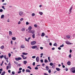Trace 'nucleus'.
Here are the masks:
<instances>
[{"label":"nucleus","instance_id":"72a5a7b5","mask_svg":"<svg viewBox=\"0 0 75 75\" xmlns=\"http://www.w3.org/2000/svg\"><path fill=\"white\" fill-rule=\"evenodd\" d=\"M54 46H56V47H57V43H55L54 45H53Z\"/></svg>","mask_w":75,"mask_h":75},{"label":"nucleus","instance_id":"37998d69","mask_svg":"<svg viewBox=\"0 0 75 75\" xmlns=\"http://www.w3.org/2000/svg\"><path fill=\"white\" fill-rule=\"evenodd\" d=\"M3 10L2 9H0V12L1 13H2V12H3Z\"/></svg>","mask_w":75,"mask_h":75},{"label":"nucleus","instance_id":"bb28decb","mask_svg":"<svg viewBox=\"0 0 75 75\" xmlns=\"http://www.w3.org/2000/svg\"><path fill=\"white\" fill-rule=\"evenodd\" d=\"M2 8H3V9H4V10H6V8H4V6H2Z\"/></svg>","mask_w":75,"mask_h":75},{"label":"nucleus","instance_id":"de8ad7c7","mask_svg":"<svg viewBox=\"0 0 75 75\" xmlns=\"http://www.w3.org/2000/svg\"><path fill=\"white\" fill-rule=\"evenodd\" d=\"M26 25H28L29 24V23L28 22H27L26 23Z\"/></svg>","mask_w":75,"mask_h":75},{"label":"nucleus","instance_id":"79ce46f5","mask_svg":"<svg viewBox=\"0 0 75 75\" xmlns=\"http://www.w3.org/2000/svg\"><path fill=\"white\" fill-rule=\"evenodd\" d=\"M36 56H33L32 57V58L34 59V58H35Z\"/></svg>","mask_w":75,"mask_h":75},{"label":"nucleus","instance_id":"bf43d9fd","mask_svg":"<svg viewBox=\"0 0 75 75\" xmlns=\"http://www.w3.org/2000/svg\"><path fill=\"white\" fill-rule=\"evenodd\" d=\"M40 61V62H42H42H43V59H41Z\"/></svg>","mask_w":75,"mask_h":75},{"label":"nucleus","instance_id":"a878e982","mask_svg":"<svg viewBox=\"0 0 75 75\" xmlns=\"http://www.w3.org/2000/svg\"><path fill=\"white\" fill-rule=\"evenodd\" d=\"M50 66H52L53 65V63L52 62H51L50 63Z\"/></svg>","mask_w":75,"mask_h":75},{"label":"nucleus","instance_id":"6e6d98bb","mask_svg":"<svg viewBox=\"0 0 75 75\" xmlns=\"http://www.w3.org/2000/svg\"><path fill=\"white\" fill-rule=\"evenodd\" d=\"M52 68H53V69H54V68H55V66H54V65H53V66H52Z\"/></svg>","mask_w":75,"mask_h":75},{"label":"nucleus","instance_id":"338daca9","mask_svg":"<svg viewBox=\"0 0 75 75\" xmlns=\"http://www.w3.org/2000/svg\"><path fill=\"white\" fill-rule=\"evenodd\" d=\"M69 52L70 53H71V52H72V50L71 49L70 50Z\"/></svg>","mask_w":75,"mask_h":75},{"label":"nucleus","instance_id":"2f4dec72","mask_svg":"<svg viewBox=\"0 0 75 75\" xmlns=\"http://www.w3.org/2000/svg\"><path fill=\"white\" fill-rule=\"evenodd\" d=\"M27 68H29V69H31V68L30 66H28Z\"/></svg>","mask_w":75,"mask_h":75},{"label":"nucleus","instance_id":"9b49d317","mask_svg":"<svg viewBox=\"0 0 75 75\" xmlns=\"http://www.w3.org/2000/svg\"><path fill=\"white\" fill-rule=\"evenodd\" d=\"M21 48H25V46L23 45H22L21 46Z\"/></svg>","mask_w":75,"mask_h":75},{"label":"nucleus","instance_id":"20e7f679","mask_svg":"<svg viewBox=\"0 0 75 75\" xmlns=\"http://www.w3.org/2000/svg\"><path fill=\"white\" fill-rule=\"evenodd\" d=\"M72 6H71V8H70L69 10V14H70L71 13V10H72Z\"/></svg>","mask_w":75,"mask_h":75},{"label":"nucleus","instance_id":"4d7b16f0","mask_svg":"<svg viewBox=\"0 0 75 75\" xmlns=\"http://www.w3.org/2000/svg\"><path fill=\"white\" fill-rule=\"evenodd\" d=\"M14 62L15 64H18V62H16V61H14Z\"/></svg>","mask_w":75,"mask_h":75},{"label":"nucleus","instance_id":"603ef678","mask_svg":"<svg viewBox=\"0 0 75 75\" xmlns=\"http://www.w3.org/2000/svg\"><path fill=\"white\" fill-rule=\"evenodd\" d=\"M72 72L73 73H75V70H72Z\"/></svg>","mask_w":75,"mask_h":75},{"label":"nucleus","instance_id":"39448f33","mask_svg":"<svg viewBox=\"0 0 75 75\" xmlns=\"http://www.w3.org/2000/svg\"><path fill=\"white\" fill-rule=\"evenodd\" d=\"M4 58L5 59H6V61L7 62H8V57H6V55H5L4 56Z\"/></svg>","mask_w":75,"mask_h":75},{"label":"nucleus","instance_id":"0e129e2a","mask_svg":"<svg viewBox=\"0 0 75 75\" xmlns=\"http://www.w3.org/2000/svg\"><path fill=\"white\" fill-rule=\"evenodd\" d=\"M30 39H31V38L29 37L28 38V41H29V40H30Z\"/></svg>","mask_w":75,"mask_h":75},{"label":"nucleus","instance_id":"3c124183","mask_svg":"<svg viewBox=\"0 0 75 75\" xmlns=\"http://www.w3.org/2000/svg\"><path fill=\"white\" fill-rule=\"evenodd\" d=\"M19 71H21V70H22V68L20 67L19 68Z\"/></svg>","mask_w":75,"mask_h":75},{"label":"nucleus","instance_id":"e433bc0d","mask_svg":"<svg viewBox=\"0 0 75 75\" xmlns=\"http://www.w3.org/2000/svg\"><path fill=\"white\" fill-rule=\"evenodd\" d=\"M48 72L49 73H51V69H50L49 70Z\"/></svg>","mask_w":75,"mask_h":75},{"label":"nucleus","instance_id":"4468645a","mask_svg":"<svg viewBox=\"0 0 75 75\" xmlns=\"http://www.w3.org/2000/svg\"><path fill=\"white\" fill-rule=\"evenodd\" d=\"M46 71H48V70H49V68L48 66H47L46 67Z\"/></svg>","mask_w":75,"mask_h":75},{"label":"nucleus","instance_id":"f257e3e1","mask_svg":"<svg viewBox=\"0 0 75 75\" xmlns=\"http://www.w3.org/2000/svg\"><path fill=\"white\" fill-rule=\"evenodd\" d=\"M26 31H28V33H32L33 35H32V38H35V31L34 30H31V28H28V30H26Z\"/></svg>","mask_w":75,"mask_h":75},{"label":"nucleus","instance_id":"c756f323","mask_svg":"<svg viewBox=\"0 0 75 75\" xmlns=\"http://www.w3.org/2000/svg\"><path fill=\"white\" fill-rule=\"evenodd\" d=\"M3 57H4V55H2V56H0V58H3Z\"/></svg>","mask_w":75,"mask_h":75},{"label":"nucleus","instance_id":"6e6552de","mask_svg":"<svg viewBox=\"0 0 75 75\" xmlns=\"http://www.w3.org/2000/svg\"><path fill=\"white\" fill-rule=\"evenodd\" d=\"M66 43L67 45H71V44H72V43H71L69 42L68 41H66Z\"/></svg>","mask_w":75,"mask_h":75},{"label":"nucleus","instance_id":"5701e85b","mask_svg":"<svg viewBox=\"0 0 75 75\" xmlns=\"http://www.w3.org/2000/svg\"><path fill=\"white\" fill-rule=\"evenodd\" d=\"M4 17V15H2L1 16V18H3Z\"/></svg>","mask_w":75,"mask_h":75},{"label":"nucleus","instance_id":"0eeeda50","mask_svg":"<svg viewBox=\"0 0 75 75\" xmlns=\"http://www.w3.org/2000/svg\"><path fill=\"white\" fill-rule=\"evenodd\" d=\"M36 60L38 62H39V61H40V59H39V57L38 56L36 58Z\"/></svg>","mask_w":75,"mask_h":75},{"label":"nucleus","instance_id":"412c9836","mask_svg":"<svg viewBox=\"0 0 75 75\" xmlns=\"http://www.w3.org/2000/svg\"><path fill=\"white\" fill-rule=\"evenodd\" d=\"M39 13L41 16H42V14H43V13H42V12H39Z\"/></svg>","mask_w":75,"mask_h":75},{"label":"nucleus","instance_id":"a19ab883","mask_svg":"<svg viewBox=\"0 0 75 75\" xmlns=\"http://www.w3.org/2000/svg\"><path fill=\"white\" fill-rule=\"evenodd\" d=\"M25 30V29H24V28H22L21 29V31H24Z\"/></svg>","mask_w":75,"mask_h":75},{"label":"nucleus","instance_id":"13d9d810","mask_svg":"<svg viewBox=\"0 0 75 75\" xmlns=\"http://www.w3.org/2000/svg\"><path fill=\"white\" fill-rule=\"evenodd\" d=\"M34 26L35 27H37V25L36 24H35Z\"/></svg>","mask_w":75,"mask_h":75},{"label":"nucleus","instance_id":"6ab92c4d","mask_svg":"<svg viewBox=\"0 0 75 75\" xmlns=\"http://www.w3.org/2000/svg\"><path fill=\"white\" fill-rule=\"evenodd\" d=\"M22 54H23V55H28V53L23 52L22 53Z\"/></svg>","mask_w":75,"mask_h":75},{"label":"nucleus","instance_id":"2eb2a0df","mask_svg":"<svg viewBox=\"0 0 75 75\" xmlns=\"http://www.w3.org/2000/svg\"><path fill=\"white\" fill-rule=\"evenodd\" d=\"M12 40H16V38L15 37H13L12 38Z\"/></svg>","mask_w":75,"mask_h":75},{"label":"nucleus","instance_id":"4c0bfd02","mask_svg":"<svg viewBox=\"0 0 75 75\" xmlns=\"http://www.w3.org/2000/svg\"><path fill=\"white\" fill-rule=\"evenodd\" d=\"M23 20H24V19L23 18H21L20 19V21H23Z\"/></svg>","mask_w":75,"mask_h":75},{"label":"nucleus","instance_id":"a18cd8bd","mask_svg":"<svg viewBox=\"0 0 75 75\" xmlns=\"http://www.w3.org/2000/svg\"><path fill=\"white\" fill-rule=\"evenodd\" d=\"M32 16H35V13H33L32 14Z\"/></svg>","mask_w":75,"mask_h":75},{"label":"nucleus","instance_id":"052dcab7","mask_svg":"<svg viewBox=\"0 0 75 75\" xmlns=\"http://www.w3.org/2000/svg\"><path fill=\"white\" fill-rule=\"evenodd\" d=\"M21 66V64H19L18 65V67H20Z\"/></svg>","mask_w":75,"mask_h":75},{"label":"nucleus","instance_id":"aec40b11","mask_svg":"<svg viewBox=\"0 0 75 75\" xmlns=\"http://www.w3.org/2000/svg\"><path fill=\"white\" fill-rule=\"evenodd\" d=\"M44 35H45V33H42V35H41V37H44Z\"/></svg>","mask_w":75,"mask_h":75},{"label":"nucleus","instance_id":"b1692460","mask_svg":"<svg viewBox=\"0 0 75 75\" xmlns=\"http://www.w3.org/2000/svg\"><path fill=\"white\" fill-rule=\"evenodd\" d=\"M70 37L71 36H70V35H67L66 36L67 38H70Z\"/></svg>","mask_w":75,"mask_h":75},{"label":"nucleus","instance_id":"69168bd1","mask_svg":"<svg viewBox=\"0 0 75 75\" xmlns=\"http://www.w3.org/2000/svg\"><path fill=\"white\" fill-rule=\"evenodd\" d=\"M25 71V69H22V72H24Z\"/></svg>","mask_w":75,"mask_h":75},{"label":"nucleus","instance_id":"423d86ee","mask_svg":"<svg viewBox=\"0 0 75 75\" xmlns=\"http://www.w3.org/2000/svg\"><path fill=\"white\" fill-rule=\"evenodd\" d=\"M36 44V41H33V42H32L31 43V44L32 45H34L35 44Z\"/></svg>","mask_w":75,"mask_h":75},{"label":"nucleus","instance_id":"ea45409f","mask_svg":"<svg viewBox=\"0 0 75 75\" xmlns=\"http://www.w3.org/2000/svg\"><path fill=\"white\" fill-rule=\"evenodd\" d=\"M12 74L13 75H14L15 74V72L14 71H12Z\"/></svg>","mask_w":75,"mask_h":75},{"label":"nucleus","instance_id":"cd10ccee","mask_svg":"<svg viewBox=\"0 0 75 75\" xmlns=\"http://www.w3.org/2000/svg\"><path fill=\"white\" fill-rule=\"evenodd\" d=\"M4 46H2L1 47V49H3V48H4Z\"/></svg>","mask_w":75,"mask_h":75},{"label":"nucleus","instance_id":"09e8293b","mask_svg":"<svg viewBox=\"0 0 75 75\" xmlns=\"http://www.w3.org/2000/svg\"><path fill=\"white\" fill-rule=\"evenodd\" d=\"M69 58H71V54H70L69 55Z\"/></svg>","mask_w":75,"mask_h":75},{"label":"nucleus","instance_id":"e2e57ef3","mask_svg":"<svg viewBox=\"0 0 75 75\" xmlns=\"http://www.w3.org/2000/svg\"><path fill=\"white\" fill-rule=\"evenodd\" d=\"M20 23H21V22H20V21H19L18 23V24H20Z\"/></svg>","mask_w":75,"mask_h":75},{"label":"nucleus","instance_id":"f03ea898","mask_svg":"<svg viewBox=\"0 0 75 75\" xmlns=\"http://www.w3.org/2000/svg\"><path fill=\"white\" fill-rule=\"evenodd\" d=\"M18 13L20 16H23L25 15V13L23 11H19L18 12Z\"/></svg>","mask_w":75,"mask_h":75},{"label":"nucleus","instance_id":"680f3d73","mask_svg":"<svg viewBox=\"0 0 75 75\" xmlns=\"http://www.w3.org/2000/svg\"><path fill=\"white\" fill-rule=\"evenodd\" d=\"M40 48L41 50H43V47H40Z\"/></svg>","mask_w":75,"mask_h":75},{"label":"nucleus","instance_id":"dca6fc26","mask_svg":"<svg viewBox=\"0 0 75 75\" xmlns=\"http://www.w3.org/2000/svg\"><path fill=\"white\" fill-rule=\"evenodd\" d=\"M71 71H74V70H75V67H73L71 68Z\"/></svg>","mask_w":75,"mask_h":75},{"label":"nucleus","instance_id":"473e14b6","mask_svg":"<svg viewBox=\"0 0 75 75\" xmlns=\"http://www.w3.org/2000/svg\"><path fill=\"white\" fill-rule=\"evenodd\" d=\"M8 55L9 57H11V53H9L8 54Z\"/></svg>","mask_w":75,"mask_h":75},{"label":"nucleus","instance_id":"c03bdc74","mask_svg":"<svg viewBox=\"0 0 75 75\" xmlns=\"http://www.w3.org/2000/svg\"><path fill=\"white\" fill-rule=\"evenodd\" d=\"M35 69H36V70H37L38 69V68L37 67H36L35 68Z\"/></svg>","mask_w":75,"mask_h":75},{"label":"nucleus","instance_id":"a211bd4d","mask_svg":"<svg viewBox=\"0 0 75 75\" xmlns=\"http://www.w3.org/2000/svg\"><path fill=\"white\" fill-rule=\"evenodd\" d=\"M27 63V62L26 61H23V63L25 65Z\"/></svg>","mask_w":75,"mask_h":75},{"label":"nucleus","instance_id":"ddd939ff","mask_svg":"<svg viewBox=\"0 0 75 75\" xmlns=\"http://www.w3.org/2000/svg\"><path fill=\"white\" fill-rule=\"evenodd\" d=\"M26 72H31V71H30V70L28 69H27L26 70Z\"/></svg>","mask_w":75,"mask_h":75},{"label":"nucleus","instance_id":"864d4df0","mask_svg":"<svg viewBox=\"0 0 75 75\" xmlns=\"http://www.w3.org/2000/svg\"><path fill=\"white\" fill-rule=\"evenodd\" d=\"M21 71H19L18 72V74H20V73H21Z\"/></svg>","mask_w":75,"mask_h":75},{"label":"nucleus","instance_id":"7c9ffc66","mask_svg":"<svg viewBox=\"0 0 75 75\" xmlns=\"http://www.w3.org/2000/svg\"><path fill=\"white\" fill-rule=\"evenodd\" d=\"M48 60H49V62H50V57H48Z\"/></svg>","mask_w":75,"mask_h":75},{"label":"nucleus","instance_id":"774afa93","mask_svg":"<svg viewBox=\"0 0 75 75\" xmlns=\"http://www.w3.org/2000/svg\"><path fill=\"white\" fill-rule=\"evenodd\" d=\"M28 28H32V27L31 26H29Z\"/></svg>","mask_w":75,"mask_h":75},{"label":"nucleus","instance_id":"58836bf2","mask_svg":"<svg viewBox=\"0 0 75 75\" xmlns=\"http://www.w3.org/2000/svg\"><path fill=\"white\" fill-rule=\"evenodd\" d=\"M25 41H27V42H29V41L27 39V38H25Z\"/></svg>","mask_w":75,"mask_h":75},{"label":"nucleus","instance_id":"49530a36","mask_svg":"<svg viewBox=\"0 0 75 75\" xmlns=\"http://www.w3.org/2000/svg\"><path fill=\"white\" fill-rule=\"evenodd\" d=\"M35 62H33V66H34L35 65Z\"/></svg>","mask_w":75,"mask_h":75},{"label":"nucleus","instance_id":"4be33fe9","mask_svg":"<svg viewBox=\"0 0 75 75\" xmlns=\"http://www.w3.org/2000/svg\"><path fill=\"white\" fill-rule=\"evenodd\" d=\"M6 73V72L5 71H4L3 72H2L1 73V75H4V74H5V73Z\"/></svg>","mask_w":75,"mask_h":75},{"label":"nucleus","instance_id":"9d476101","mask_svg":"<svg viewBox=\"0 0 75 75\" xmlns=\"http://www.w3.org/2000/svg\"><path fill=\"white\" fill-rule=\"evenodd\" d=\"M9 35L10 36H11V35H12V32L11 31H9Z\"/></svg>","mask_w":75,"mask_h":75},{"label":"nucleus","instance_id":"c85d7f7f","mask_svg":"<svg viewBox=\"0 0 75 75\" xmlns=\"http://www.w3.org/2000/svg\"><path fill=\"white\" fill-rule=\"evenodd\" d=\"M21 56L23 58V59H24V55L23 54H22L21 55Z\"/></svg>","mask_w":75,"mask_h":75},{"label":"nucleus","instance_id":"1a4fd4ad","mask_svg":"<svg viewBox=\"0 0 75 75\" xmlns=\"http://www.w3.org/2000/svg\"><path fill=\"white\" fill-rule=\"evenodd\" d=\"M32 49H35V48H37V46L36 45L34 46L31 47Z\"/></svg>","mask_w":75,"mask_h":75},{"label":"nucleus","instance_id":"7ed1b4c3","mask_svg":"<svg viewBox=\"0 0 75 75\" xmlns=\"http://www.w3.org/2000/svg\"><path fill=\"white\" fill-rule=\"evenodd\" d=\"M8 66H7L6 67V69L7 70H8V68H10V69L11 68V64H10V63H9L8 64Z\"/></svg>","mask_w":75,"mask_h":75},{"label":"nucleus","instance_id":"f704fd0d","mask_svg":"<svg viewBox=\"0 0 75 75\" xmlns=\"http://www.w3.org/2000/svg\"><path fill=\"white\" fill-rule=\"evenodd\" d=\"M18 60H21V59H22V58H21V57H18Z\"/></svg>","mask_w":75,"mask_h":75},{"label":"nucleus","instance_id":"c9c22d12","mask_svg":"<svg viewBox=\"0 0 75 75\" xmlns=\"http://www.w3.org/2000/svg\"><path fill=\"white\" fill-rule=\"evenodd\" d=\"M64 46V44H62V45H61L60 46V47H63Z\"/></svg>","mask_w":75,"mask_h":75},{"label":"nucleus","instance_id":"f3484780","mask_svg":"<svg viewBox=\"0 0 75 75\" xmlns=\"http://www.w3.org/2000/svg\"><path fill=\"white\" fill-rule=\"evenodd\" d=\"M56 69L57 71H59L61 70V69L59 68H56Z\"/></svg>","mask_w":75,"mask_h":75},{"label":"nucleus","instance_id":"393cba45","mask_svg":"<svg viewBox=\"0 0 75 75\" xmlns=\"http://www.w3.org/2000/svg\"><path fill=\"white\" fill-rule=\"evenodd\" d=\"M45 63H47L48 62V60H47L45 59Z\"/></svg>","mask_w":75,"mask_h":75},{"label":"nucleus","instance_id":"f8f14e48","mask_svg":"<svg viewBox=\"0 0 75 75\" xmlns=\"http://www.w3.org/2000/svg\"><path fill=\"white\" fill-rule=\"evenodd\" d=\"M67 64L68 65H71V62L69 61L67 62Z\"/></svg>","mask_w":75,"mask_h":75},{"label":"nucleus","instance_id":"8fccbe9b","mask_svg":"<svg viewBox=\"0 0 75 75\" xmlns=\"http://www.w3.org/2000/svg\"><path fill=\"white\" fill-rule=\"evenodd\" d=\"M15 60H16L17 61H18V58H15Z\"/></svg>","mask_w":75,"mask_h":75},{"label":"nucleus","instance_id":"5fc2aeb1","mask_svg":"<svg viewBox=\"0 0 75 75\" xmlns=\"http://www.w3.org/2000/svg\"><path fill=\"white\" fill-rule=\"evenodd\" d=\"M58 48L59 50H61V48L60 47H59Z\"/></svg>","mask_w":75,"mask_h":75}]
</instances>
